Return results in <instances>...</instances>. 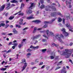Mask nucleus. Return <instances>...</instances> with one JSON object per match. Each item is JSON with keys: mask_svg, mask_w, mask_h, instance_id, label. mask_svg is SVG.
I'll list each match as a JSON object with an SVG mask.
<instances>
[{"mask_svg": "<svg viewBox=\"0 0 73 73\" xmlns=\"http://www.w3.org/2000/svg\"><path fill=\"white\" fill-rule=\"evenodd\" d=\"M73 51V49L71 50H69L68 49H65L62 52V55L63 56H67L65 57V58H69L70 56L71 55Z\"/></svg>", "mask_w": 73, "mask_h": 73, "instance_id": "f257e3e1", "label": "nucleus"}, {"mask_svg": "<svg viewBox=\"0 0 73 73\" xmlns=\"http://www.w3.org/2000/svg\"><path fill=\"white\" fill-rule=\"evenodd\" d=\"M55 37L56 38H57L58 41H60V42H61V41H62V40H61V39L60 37L64 38V36H63L62 34H61L60 35H59V34H56L55 36Z\"/></svg>", "mask_w": 73, "mask_h": 73, "instance_id": "f03ea898", "label": "nucleus"}, {"mask_svg": "<svg viewBox=\"0 0 73 73\" xmlns=\"http://www.w3.org/2000/svg\"><path fill=\"white\" fill-rule=\"evenodd\" d=\"M50 9H53V10L54 11H56L57 10L56 9V8L54 7V6H52V7H48V6H46L45 7V10L46 11H50Z\"/></svg>", "mask_w": 73, "mask_h": 73, "instance_id": "7ed1b4c3", "label": "nucleus"}, {"mask_svg": "<svg viewBox=\"0 0 73 73\" xmlns=\"http://www.w3.org/2000/svg\"><path fill=\"white\" fill-rule=\"evenodd\" d=\"M61 31L62 32H63V34H64L65 37H68V36L69 34L65 31V29L62 28L61 29Z\"/></svg>", "mask_w": 73, "mask_h": 73, "instance_id": "20e7f679", "label": "nucleus"}, {"mask_svg": "<svg viewBox=\"0 0 73 73\" xmlns=\"http://www.w3.org/2000/svg\"><path fill=\"white\" fill-rule=\"evenodd\" d=\"M56 19V18L55 19H52L51 21H45L44 22V24H52V23H53V21H54Z\"/></svg>", "mask_w": 73, "mask_h": 73, "instance_id": "39448f33", "label": "nucleus"}, {"mask_svg": "<svg viewBox=\"0 0 73 73\" xmlns=\"http://www.w3.org/2000/svg\"><path fill=\"white\" fill-rule=\"evenodd\" d=\"M66 26L68 28L69 31H71V32H73V30H72L73 29L72 26H70V24L69 23H67L66 25Z\"/></svg>", "mask_w": 73, "mask_h": 73, "instance_id": "423d86ee", "label": "nucleus"}, {"mask_svg": "<svg viewBox=\"0 0 73 73\" xmlns=\"http://www.w3.org/2000/svg\"><path fill=\"white\" fill-rule=\"evenodd\" d=\"M41 36L40 35H37L35 36H33V37L31 38V39H32L33 41H35V39H37L38 37H40Z\"/></svg>", "mask_w": 73, "mask_h": 73, "instance_id": "0eeeda50", "label": "nucleus"}, {"mask_svg": "<svg viewBox=\"0 0 73 73\" xmlns=\"http://www.w3.org/2000/svg\"><path fill=\"white\" fill-rule=\"evenodd\" d=\"M41 29H42V28H38L37 29V27H34V30L33 31V33H35L37 30V31H40V30H41Z\"/></svg>", "mask_w": 73, "mask_h": 73, "instance_id": "6e6552de", "label": "nucleus"}, {"mask_svg": "<svg viewBox=\"0 0 73 73\" xmlns=\"http://www.w3.org/2000/svg\"><path fill=\"white\" fill-rule=\"evenodd\" d=\"M5 7V5L4 4L3 5L1 6L0 8V12H1L3 11Z\"/></svg>", "mask_w": 73, "mask_h": 73, "instance_id": "1a4fd4ad", "label": "nucleus"}, {"mask_svg": "<svg viewBox=\"0 0 73 73\" xmlns=\"http://www.w3.org/2000/svg\"><path fill=\"white\" fill-rule=\"evenodd\" d=\"M7 7H6V10H8V9H9L10 8V6H11V3H9L7 4Z\"/></svg>", "mask_w": 73, "mask_h": 73, "instance_id": "9d476101", "label": "nucleus"}, {"mask_svg": "<svg viewBox=\"0 0 73 73\" xmlns=\"http://www.w3.org/2000/svg\"><path fill=\"white\" fill-rule=\"evenodd\" d=\"M32 23H35L36 24H39L41 23V21L38 20H34L32 21Z\"/></svg>", "mask_w": 73, "mask_h": 73, "instance_id": "9b49d317", "label": "nucleus"}, {"mask_svg": "<svg viewBox=\"0 0 73 73\" xmlns=\"http://www.w3.org/2000/svg\"><path fill=\"white\" fill-rule=\"evenodd\" d=\"M27 66V63L26 62L24 63V65L22 67V71H23L26 68V67Z\"/></svg>", "mask_w": 73, "mask_h": 73, "instance_id": "f8f14e48", "label": "nucleus"}, {"mask_svg": "<svg viewBox=\"0 0 73 73\" xmlns=\"http://www.w3.org/2000/svg\"><path fill=\"white\" fill-rule=\"evenodd\" d=\"M32 13V11L30 9H29L27 11L26 13L27 15H30Z\"/></svg>", "mask_w": 73, "mask_h": 73, "instance_id": "ddd939ff", "label": "nucleus"}, {"mask_svg": "<svg viewBox=\"0 0 73 73\" xmlns=\"http://www.w3.org/2000/svg\"><path fill=\"white\" fill-rule=\"evenodd\" d=\"M51 46H56V47H57V48H60V47L59 46V45L58 44H57L54 43H52L51 44Z\"/></svg>", "mask_w": 73, "mask_h": 73, "instance_id": "4468645a", "label": "nucleus"}, {"mask_svg": "<svg viewBox=\"0 0 73 73\" xmlns=\"http://www.w3.org/2000/svg\"><path fill=\"white\" fill-rule=\"evenodd\" d=\"M65 0H62V1H65ZM70 1H72V0H70ZM66 5H68V4H71V3L69 2V1H68V0H66Z\"/></svg>", "mask_w": 73, "mask_h": 73, "instance_id": "2eb2a0df", "label": "nucleus"}, {"mask_svg": "<svg viewBox=\"0 0 73 73\" xmlns=\"http://www.w3.org/2000/svg\"><path fill=\"white\" fill-rule=\"evenodd\" d=\"M56 12L52 13L51 14V17H56Z\"/></svg>", "mask_w": 73, "mask_h": 73, "instance_id": "dca6fc26", "label": "nucleus"}, {"mask_svg": "<svg viewBox=\"0 0 73 73\" xmlns=\"http://www.w3.org/2000/svg\"><path fill=\"white\" fill-rule=\"evenodd\" d=\"M38 48H39V46H36V47H35V46H33L31 45L30 47V48H33V49H38Z\"/></svg>", "mask_w": 73, "mask_h": 73, "instance_id": "f3484780", "label": "nucleus"}, {"mask_svg": "<svg viewBox=\"0 0 73 73\" xmlns=\"http://www.w3.org/2000/svg\"><path fill=\"white\" fill-rule=\"evenodd\" d=\"M20 22H19V24L20 25H22L23 24V19H20Z\"/></svg>", "mask_w": 73, "mask_h": 73, "instance_id": "a211bd4d", "label": "nucleus"}, {"mask_svg": "<svg viewBox=\"0 0 73 73\" xmlns=\"http://www.w3.org/2000/svg\"><path fill=\"white\" fill-rule=\"evenodd\" d=\"M23 45L24 43L22 41L21 44H19L18 47L19 48H20L21 47V46H23Z\"/></svg>", "mask_w": 73, "mask_h": 73, "instance_id": "6ab92c4d", "label": "nucleus"}, {"mask_svg": "<svg viewBox=\"0 0 73 73\" xmlns=\"http://www.w3.org/2000/svg\"><path fill=\"white\" fill-rule=\"evenodd\" d=\"M35 19V17H31L30 16L29 17H27V20H31V19Z\"/></svg>", "mask_w": 73, "mask_h": 73, "instance_id": "aec40b11", "label": "nucleus"}, {"mask_svg": "<svg viewBox=\"0 0 73 73\" xmlns=\"http://www.w3.org/2000/svg\"><path fill=\"white\" fill-rule=\"evenodd\" d=\"M11 3H17L18 1L16 0H13L10 1Z\"/></svg>", "mask_w": 73, "mask_h": 73, "instance_id": "412c9836", "label": "nucleus"}, {"mask_svg": "<svg viewBox=\"0 0 73 73\" xmlns=\"http://www.w3.org/2000/svg\"><path fill=\"white\" fill-rule=\"evenodd\" d=\"M13 32L14 33V34H17L18 32L16 30V29L15 28H14L13 29Z\"/></svg>", "mask_w": 73, "mask_h": 73, "instance_id": "4be33fe9", "label": "nucleus"}, {"mask_svg": "<svg viewBox=\"0 0 73 73\" xmlns=\"http://www.w3.org/2000/svg\"><path fill=\"white\" fill-rule=\"evenodd\" d=\"M31 5L30 7H29V9H32V7H33L34 5V3H31Z\"/></svg>", "mask_w": 73, "mask_h": 73, "instance_id": "5701e85b", "label": "nucleus"}, {"mask_svg": "<svg viewBox=\"0 0 73 73\" xmlns=\"http://www.w3.org/2000/svg\"><path fill=\"white\" fill-rule=\"evenodd\" d=\"M67 71L66 69H62L61 70V73H66Z\"/></svg>", "mask_w": 73, "mask_h": 73, "instance_id": "b1692460", "label": "nucleus"}, {"mask_svg": "<svg viewBox=\"0 0 73 73\" xmlns=\"http://www.w3.org/2000/svg\"><path fill=\"white\" fill-rule=\"evenodd\" d=\"M5 24V23H1L0 24V27H4Z\"/></svg>", "mask_w": 73, "mask_h": 73, "instance_id": "393cba45", "label": "nucleus"}, {"mask_svg": "<svg viewBox=\"0 0 73 73\" xmlns=\"http://www.w3.org/2000/svg\"><path fill=\"white\" fill-rule=\"evenodd\" d=\"M9 26V24H7L5 25L4 28L5 29H7Z\"/></svg>", "mask_w": 73, "mask_h": 73, "instance_id": "a878e982", "label": "nucleus"}, {"mask_svg": "<svg viewBox=\"0 0 73 73\" xmlns=\"http://www.w3.org/2000/svg\"><path fill=\"white\" fill-rule=\"evenodd\" d=\"M58 22L59 23H60V22L62 21V19L61 18H60V17H59L58 18Z\"/></svg>", "mask_w": 73, "mask_h": 73, "instance_id": "bb28decb", "label": "nucleus"}, {"mask_svg": "<svg viewBox=\"0 0 73 73\" xmlns=\"http://www.w3.org/2000/svg\"><path fill=\"white\" fill-rule=\"evenodd\" d=\"M22 63H23V64H25V63H24V62H26V61H25V59H23L22 60Z\"/></svg>", "mask_w": 73, "mask_h": 73, "instance_id": "cd10ccee", "label": "nucleus"}, {"mask_svg": "<svg viewBox=\"0 0 73 73\" xmlns=\"http://www.w3.org/2000/svg\"><path fill=\"white\" fill-rule=\"evenodd\" d=\"M15 18V16H10L9 18V20H12L13 19H14Z\"/></svg>", "mask_w": 73, "mask_h": 73, "instance_id": "c85d7f7f", "label": "nucleus"}, {"mask_svg": "<svg viewBox=\"0 0 73 73\" xmlns=\"http://www.w3.org/2000/svg\"><path fill=\"white\" fill-rule=\"evenodd\" d=\"M30 48L27 49V52H31V51H32V50L30 48Z\"/></svg>", "mask_w": 73, "mask_h": 73, "instance_id": "c756f323", "label": "nucleus"}, {"mask_svg": "<svg viewBox=\"0 0 73 73\" xmlns=\"http://www.w3.org/2000/svg\"><path fill=\"white\" fill-rule=\"evenodd\" d=\"M46 49H43L42 50V53H45L46 52Z\"/></svg>", "mask_w": 73, "mask_h": 73, "instance_id": "7c9ffc66", "label": "nucleus"}, {"mask_svg": "<svg viewBox=\"0 0 73 73\" xmlns=\"http://www.w3.org/2000/svg\"><path fill=\"white\" fill-rule=\"evenodd\" d=\"M15 27L16 28H17V27H18V28H21V26L19 25H15Z\"/></svg>", "mask_w": 73, "mask_h": 73, "instance_id": "2f4dec72", "label": "nucleus"}, {"mask_svg": "<svg viewBox=\"0 0 73 73\" xmlns=\"http://www.w3.org/2000/svg\"><path fill=\"white\" fill-rule=\"evenodd\" d=\"M45 8V5H42L40 6V9H43V8Z\"/></svg>", "mask_w": 73, "mask_h": 73, "instance_id": "473e14b6", "label": "nucleus"}, {"mask_svg": "<svg viewBox=\"0 0 73 73\" xmlns=\"http://www.w3.org/2000/svg\"><path fill=\"white\" fill-rule=\"evenodd\" d=\"M50 35L51 36H54V34L52 32H50Z\"/></svg>", "mask_w": 73, "mask_h": 73, "instance_id": "72a5a7b5", "label": "nucleus"}, {"mask_svg": "<svg viewBox=\"0 0 73 73\" xmlns=\"http://www.w3.org/2000/svg\"><path fill=\"white\" fill-rule=\"evenodd\" d=\"M47 24H45V25L43 27V28H47L48 27V25H46Z\"/></svg>", "mask_w": 73, "mask_h": 73, "instance_id": "f704fd0d", "label": "nucleus"}, {"mask_svg": "<svg viewBox=\"0 0 73 73\" xmlns=\"http://www.w3.org/2000/svg\"><path fill=\"white\" fill-rule=\"evenodd\" d=\"M7 70V68H2L1 69V70L2 71H4Z\"/></svg>", "mask_w": 73, "mask_h": 73, "instance_id": "c9c22d12", "label": "nucleus"}, {"mask_svg": "<svg viewBox=\"0 0 73 73\" xmlns=\"http://www.w3.org/2000/svg\"><path fill=\"white\" fill-rule=\"evenodd\" d=\"M24 15V13H19V16H23Z\"/></svg>", "mask_w": 73, "mask_h": 73, "instance_id": "e433bc0d", "label": "nucleus"}, {"mask_svg": "<svg viewBox=\"0 0 73 73\" xmlns=\"http://www.w3.org/2000/svg\"><path fill=\"white\" fill-rule=\"evenodd\" d=\"M61 68V66L57 67L55 70H57V69H60Z\"/></svg>", "mask_w": 73, "mask_h": 73, "instance_id": "4c0bfd02", "label": "nucleus"}, {"mask_svg": "<svg viewBox=\"0 0 73 73\" xmlns=\"http://www.w3.org/2000/svg\"><path fill=\"white\" fill-rule=\"evenodd\" d=\"M66 18L67 20H68V19H70V15L69 16H66Z\"/></svg>", "mask_w": 73, "mask_h": 73, "instance_id": "58836bf2", "label": "nucleus"}, {"mask_svg": "<svg viewBox=\"0 0 73 73\" xmlns=\"http://www.w3.org/2000/svg\"><path fill=\"white\" fill-rule=\"evenodd\" d=\"M46 33L47 35V36H48V34H49V30H47L46 31Z\"/></svg>", "mask_w": 73, "mask_h": 73, "instance_id": "ea45409f", "label": "nucleus"}, {"mask_svg": "<svg viewBox=\"0 0 73 73\" xmlns=\"http://www.w3.org/2000/svg\"><path fill=\"white\" fill-rule=\"evenodd\" d=\"M43 36L44 37H45L47 39H48V37L46 36V35L44 34L43 35Z\"/></svg>", "mask_w": 73, "mask_h": 73, "instance_id": "a19ab883", "label": "nucleus"}, {"mask_svg": "<svg viewBox=\"0 0 73 73\" xmlns=\"http://www.w3.org/2000/svg\"><path fill=\"white\" fill-rule=\"evenodd\" d=\"M21 11H20L19 12H18V13H16L14 14V15H17L19 13H21Z\"/></svg>", "mask_w": 73, "mask_h": 73, "instance_id": "79ce46f5", "label": "nucleus"}, {"mask_svg": "<svg viewBox=\"0 0 73 73\" xmlns=\"http://www.w3.org/2000/svg\"><path fill=\"white\" fill-rule=\"evenodd\" d=\"M10 52H11V49L9 50L6 52V53H10Z\"/></svg>", "mask_w": 73, "mask_h": 73, "instance_id": "37998d69", "label": "nucleus"}, {"mask_svg": "<svg viewBox=\"0 0 73 73\" xmlns=\"http://www.w3.org/2000/svg\"><path fill=\"white\" fill-rule=\"evenodd\" d=\"M40 2L42 4L44 3V0H40Z\"/></svg>", "mask_w": 73, "mask_h": 73, "instance_id": "c03bdc74", "label": "nucleus"}, {"mask_svg": "<svg viewBox=\"0 0 73 73\" xmlns=\"http://www.w3.org/2000/svg\"><path fill=\"white\" fill-rule=\"evenodd\" d=\"M25 5L24 3H22L21 4V8H22V7H24V6Z\"/></svg>", "mask_w": 73, "mask_h": 73, "instance_id": "a18cd8bd", "label": "nucleus"}, {"mask_svg": "<svg viewBox=\"0 0 73 73\" xmlns=\"http://www.w3.org/2000/svg\"><path fill=\"white\" fill-rule=\"evenodd\" d=\"M13 45V44H12V42H10L9 43L8 45Z\"/></svg>", "mask_w": 73, "mask_h": 73, "instance_id": "49530a36", "label": "nucleus"}, {"mask_svg": "<svg viewBox=\"0 0 73 73\" xmlns=\"http://www.w3.org/2000/svg\"><path fill=\"white\" fill-rule=\"evenodd\" d=\"M65 19H63V23L64 24H65Z\"/></svg>", "mask_w": 73, "mask_h": 73, "instance_id": "de8ad7c7", "label": "nucleus"}, {"mask_svg": "<svg viewBox=\"0 0 73 73\" xmlns=\"http://www.w3.org/2000/svg\"><path fill=\"white\" fill-rule=\"evenodd\" d=\"M31 55V53H28L27 54V56H30Z\"/></svg>", "mask_w": 73, "mask_h": 73, "instance_id": "09e8293b", "label": "nucleus"}, {"mask_svg": "<svg viewBox=\"0 0 73 73\" xmlns=\"http://www.w3.org/2000/svg\"><path fill=\"white\" fill-rule=\"evenodd\" d=\"M2 35H7V33H2Z\"/></svg>", "mask_w": 73, "mask_h": 73, "instance_id": "8fccbe9b", "label": "nucleus"}, {"mask_svg": "<svg viewBox=\"0 0 73 73\" xmlns=\"http://www.w3.org/2000/svg\"><path fill=\"white\" fill-rule=\"evenodd\" d=\"M50 57L51 58V59H54V57L53 56H50Z\"/></svg>", "mask_w": 73, "mask_h": 73, "instance_id": "3c124183", "label": "nucleus"}, {"mask_svg": "<svg viewBox=\"0 0 73 73\" xmlns=\"http://www.w3.org/2000/svg\"><path fill=\"white\" fill-rule=\"evenodd\" d=\"M27 29H28V27H25V28L23 29V31H25V30H27Z\"/></svg>", "mask_w": 73, "mask_h": 73, "instance_id": "603ef678", "label": "nucleus"}, {"mask_svg": "<svg viewBox=\"0 0 73 73\" xmlns=\"http://www.w3.org/2000/svg\"><path fill=\"white\" fill-rule=\"evenodd\" d=\"M42 42H45V41H46V39H43L42 40Z\"/></svg>", "mask_w": 73, "mask_h": 73, "instance_id": "864d4df0", "label": "nucleus"}, {"mask_svg": "<svg viewBox=\"0 0 73 73\" xmlns=\"http://www.w3.org/2000/svg\"><path fill=\"white\" fill-rule=\"evenodd\" d=\"M13 45H14L15 46H16L17 45V43H15V44H13Z\"/></svg>", "mask_w": 73, "mask_h": 73, "instance_id": "5fc2aeb1", "label": "nucleus"}, {"mask_svg": "<svg viewBox=\"0 0 73 73\" xmlns=\"http://www.w3.org/2000/svg\"><path fill=\"white\" fill-rule=\"evenodd\" d=\"M57 15H59L61 16V14L60 13L58 12L57 13Z\"/></svg>", "mask_w": 73, "mask_h": 73, "instance_id": "6e6d98bb", "label": "nucleus"}, {"mask_svg": "<svg viewBox=\"0 0 73 73\" xmlns=\"http://www.w3.org/2000/svg\"><path fill=\"white\" fill-rule=\"evenodd\" d=\"M69 61L70 62H71V63L72 64H73V62L72 61V60H69Z\"/></svg>", "mask_w": 73, "mask_h": 73, "instance_id": "4d7b16f0", "label": "nucleus"}, {"mask_svg": "<svg viewBox=\"0 0 73 73\" xmlns=\"http://www.w3.org/2000/svg\"><path fill=\"white\" fill-rule=\"evenodd\" d=\"M17 42V41L16 40H15L13 42V44H15V42Z\"/></svg>", "mask_w": 73, "mask_h": 73, "instance_id": "13d9d810", "label": "nucleus"}, {"mask_svg": "<svg viewBox=\"0 0 73 73\" xmlns=\"http://www.w3.org/2000/svg\"><path fill=\"white\" fill-rule=\"evenodd\" d=\"M9 14V13H6L5 14V16H6V17H7V16H8Z\"/></svg>", "mask_w": 73, "mask_h": 73, "instance_id": "bf43d9fd", "label": "nucleus"}, {"mask_svg": "<svg viewBox=\"0 0 73 73\" xmlns=\"http://www.w3.org/2000/svg\"><path fill=\"white\" fill-rule=\"evenodd\" d=\"M44 68H45V65H44L43 66H42L41 67V69H44Z\"/></svg>", "mask_w": 73, "mask_h": 73, "instance_id": "052dcab7", "label": "nucleus"}, {"mask_svg": "<svg viewBox=\"0 0 73 73\" xmlns=\"http://www.w3.org/2000/svg\"><path fill=\"white\" fill-rule=\"evenodd\" d=\"M27 40V39H23V42H25V41Z\"/></svg>", "mask_w": 73, "mask_h": 73, "instance_id": "680f3d73", "label": "nucleus"}, {"mask_svg": "<svg viewBox=\"0 0 73 73\" xmlns=\"http://www.w3.org/2000/svg\"><path fill=\"white\" fill-rule=\"evenodd\" d=\"M42 64H43V62H41L39 64V65H42Z\"/></svg>", "mask_w": 73, "mask_h": 73, "instance_id": "e2e57ef3", "label": "nucleus"}, {"mask_svg": "<svg viewBox=\"0 0 73 73\" xmlns=\"http://www.w3.org/2000/svg\"><path fill=\"white\" fill-rule=\"evenodd\" d=\"M6 55L5 54H3V56H4V58H6Z\"/></svg>", "mask_w": 73, "mask_h": 73, "instance_id": "0e129e2a", "label": "nucleus"}, {"mask_svg": "<svg viewBox=\"0 0 73 73\" xmlns=\"http://www.w3.org/2000/svg\"><path fill=\"white\" fill-rule=\"evenodd\" d=\"M19 54H17L16 55V56L17 57V59H18V58H19Z\"/></svg>", "mask_w": 73, "mask_h": 73, "instance_id": "69168bd1", "label": "nucleus"}, {"mask_svg": "<svg viewBox=\"0 0 73 73\" xmlns=\"http://www.w3.org/2000/svg\"><path fill=\"white\" fill-rule=\"evenodd\" d=\"M9 23V21H6V24H8V23Z\"/></svg>", "mask_w": 73, "mask_h": 73, "instance_id": "338daca9", "label": "nucleus"}, {"mask_svg": "<svg viewBox=\"0 0 73 73\" xmlns=\"http://www.w3.org/2000/svg\"><path fill=\"white\" fill-rule=\"evenodd\" d=\"M35 62H38V59H36L35 60Z\"/></svg>", "mask_w": 73, "mask_h": 73, "instance_id": "774afa93", "label": "nucleus"}]
</instances>
